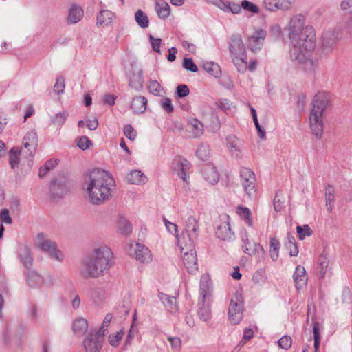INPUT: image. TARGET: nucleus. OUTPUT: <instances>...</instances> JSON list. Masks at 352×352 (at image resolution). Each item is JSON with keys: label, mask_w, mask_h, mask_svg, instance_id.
Segmentation results:
<instances>
[{"label": "nucleus", "mask_w": 352, "mask_h": 352, "mask_svg": "<svg viewBox=\"0 0 352 352\" xmlns=\"http://www.w3.org/2000/svg\"><path fill=\"white\" fill-rule=\"evenodd\" d=\"M329 261L328 259L325 256H320L319 260V265H320V274L321 277H323L327 270Z\"/></svg>", "instance_id": "338daca9"}, {"label": "nucleus", "mask_w": 352, "mask_h": 352, "mask_svg": "<svg viewBox=\"0 0 352 352\" xmlns=\"http://www.w3.org/2000/svg\"><path fill=\"white\" fill-rule=\"evenodd\" d=\"M65 89V79L60 76L57 78L56 83L54 86V91L58 94H63Z\"/></svg>", "instance_id": "bf43d9fd"}, {"label": "nucleus", "mask_w": 352, "mask_h": 352, "mask_svg": "<svg viewBox=\"0 0 352 352\" xmlns=\"http://www.w3.org/2000/svg\"><path fill=\"white\" fill-rule=\"evenodd\" d=\"M159 297L162 305L165 307L171 308L173 307L177 306V299L175 297L170 296L162 293L159 294Z\"/></svg>", "instance_id": "37998d69"}, {"label": "nucleus", "mask_w": 352, "mask_h": 352, "mask_svg": "<svg viewBox=\"0 0 352 352\" xmlns=\"http://www.w3.org/2000/svg\"><path fill=\"white\" fill-rule=\"evenodd\" d=\"M21 153V150L19 151L18 149L12 148L10 151L9 153V162L12 168H14L18 166L19 162V155Z\"/></svg>", "instance_id": "3c124183"}, {"label": "nucleus", "mask_w": 352, "mask_h": 352, "mask_svg": "<svg viewBox=\"0 0 352 352\" xmlns=\"http://www.w3.org/2000/svg\"><path fill=\"white\" fill-rule=\"evenodd\" d=\"M135 258L141 263H148L152 261V254L149 249L141 243L136 244Z\"/></svg>", "instance_id": "5701e85b"}, {"label": "nucleus", "mask_w": 352, "mask_h": 352, "mask_svg": "<svg viewBox=\"0 0 352 352\" xmlns=\"http://www.w3.org/2000/svg\"><path fill=\"white\" fill-rule=\"evenodd\" d=\"M241 183L247 193V195L252 197L256 193V178L253 171L248 168H242L240 170Z\"/></svg>", "instance_id": "9d476101"}, {"label": "nucleus", "mask_w": 352, "mask_h": 352, "mask_svg": "<svg viewBox=\"0 0 352 352\" xmlns=\"http://www.w3.org/2000/svg\"><path fill=\"white\" fill-rule=\"evenodd\" d=\"M118 227L124 235H128L131 232L132 227L130 222L126 219L121 217L118 221Z\"/></svg>", "instance_id": "79ce46f5"}, {"label": "nucleus", "mask_w": 352, "mask_h": 352, "mask_svg": "<svg viewBox=\"0 0 352 352\" xmlns=\"http://www.w3.org/2000/svg\"><path fill=\"white\" fill-rule=\"evenodd\" d=\"M325 202L328 212H331L333 209L335 202V189L331 185H328L325 188Z\"/></svg>", "instance_id": "473e14b6"}, {"label": "nucleus", "mask_w": 352, "mask_h": 352, "mask_svg": "<svg viewBox=\"0 0 352 352\" xmlns=\"http://www.w3.org/2000/svg\"><path fill=\"white\" fill-rule=\"evenodd\" d=\"M26 281L32 288H41L44 285L43 277L34 271L28 273Z\"/></svg>", "instance_id": "bb28decb"}, {"label": "nucleus", "mask_w": 352, "mask_h": 352, "mask_svg": "<svg viewBox=\"0 0 352 352\" xmlns=\"http://www.w3.org/2000/svg\"><path fill=\"white\" fill-rule=\"evenodd\" d=\"M241 247L243 252L249 256H254L258 254L261 259L265 256V252L262 245L259 243L254 242L251 243L249 241V243H245L243 244Z\"/></svg>", "instance_id": "4be33fe9"}, {"label": "nucleus", "mask_w": 352, "mask_h": 352, "mask_svg": "<svg viewBox=\"0 0 352 352\" xmlns=\"http://www.w3.org/2000/svg\"><path fill=\"white\" fill-rule=\"evenodd\" d=\"M199 291L201 298L199 303L202 307L211 305V296L212 291V280L208 274H203L200 280Z\"/></svg>", "instance_id": "1a4fd4ad"}, {"label": "nucleus", "mask_w": 352, "mask_h": 352, "mask_svg": "<svg viewBox=\"0 0 352 352\" xmlns=\"http://www.w3.org/2000/svg\"><path fill=\"white\" fill-rule=\"evenodd\" d=\"M84 11L80 7L72 6L69 10L68 22L72 24L76 23L82 19Z\"/></svg>", "instance_id": "7c9ffc66"}, {"label": "nucleus", "mask_w": 352, "mask_h": 352, "mask_svg": "<svg viewBox=\"0 0 352 352\" xmlns=\"http://www.w3.org/2000/svg\"><path fill=\"white\" fill-rule=\"evenodd\" d=\"M147 99L142 96L135 97L131 102V109L135 113H142L146 109Z\"/></svg>", "instance_id": "cd10ccee"}, {"label": "nucleus", "mask_w": 352, "mask_h": 352, "mask_svg": "<svg viewBox=\"0 0 352 352\" xmlns=\"http://www.w3.org/2000/svg\"><path fill=\"white\" fill-rule=\"evenodd\" d=\"M188 129L192 133V138H198L204 133V126L202 123L197 119H192L188 122Z\"/></svg>", "instance_id": "2f4dec72"}, {"label": "nucleus", "mask_w": 352, "mask_h": 352, "mask_svg": "<svg viewBox=\"0 0 352 352\" xmlns=\"http://www.w3.org/2000/svg\"><path fill=\"white\" fill-rule=\"evenodd\" d=\"M190 93V90L187 85H179L177 87V94L179 98L187 96Z\"/></svg>", "instance_id": "774afa93"}, {"label": "nucleus", "mask_w": 352, "mask_h": 352, "mask_svg": "<svg viewBox=\"0 0 352 352\" xmlns=\"http://www.w3.org/2000/svg\"><path fill=\"white\" fill-rule=\"evenodd\" d=\"M179 243L184 253L183 263L185 267L189 273H195L198 270V265L194 243H187L184 238L183 240H179Z\"/></svg>", "instance_id": "0eeeda50"}, {"label": "nucleus", "mask_w": 352, "mask_h": 352, "mask_svg": "<svg viewBox=\"0 0 352 352\" xmlns=\"http://www.w3.org/2000/svg\"><path fill=\"white\" fill-rule=\"evenodd\" d=\"M340 25L343 31L349 34H352V11L344 14Z\"/></svg>", "instance_id": "c9c22d12"}, {"label": "nucleus", "mask_w": 352, "mask_h": 352, "mask_svg": "<svg viewBox=\"0 0 352 352\" xmlns=\"http://www.w3.org/2000/svg\"><path fill=\"white\" fill-rule=\"evenodd\" d=\"M114 14L109 10H102L97 15L96 25L98 27H106L109 25L114 19Z\"/></svg>", "instance_id": "393cba45"}, {"label": "nucleus", "mask_w": 352, "mask_h": 352, "mask_svg": "<svg viewBox=\"0 0 352 352\" xmlns=\"http://www.w3.org/2000/svg\"><path fill=\"white\" fill-rule=\"evenodd\" d=\"M236 212L248 226H253L252 212L248 207L239 206L236 208Z\"/></svg>", "instance_id": "c756f323"}, {"label": "nucleus", "mask_w": 352, "mask_h": 352, "mask_svg": "<svg viewBox=\"0 0 352 352\" xmlns=\"http://www.w3.org/2000/svg\"><path fill=\"white\" fill-rule=\"evenodd\" d=\"M67 191L68 186L65 179H56L51 184L50 192L54 199L63 197Z\"/></svg>", "instance_id": "ddd939ff"}, {"label": "nucleus", "mask_w": 352, "mask_h": 352, "mask_svg": "<svg viewBox=\"0 0 352 352\" xmlns=\"http://www.w3.org/2000/svg\"><path fill=\"white\" fill-rule=\"evenodd\" d=\"M124 135L131 140L136 138L137 133L131 124H126L124 127Z\"/></svg>", "instance_id": "680f3d73"}, {"label": "nucleus", "mask_w": 352, "mask_h": 352, "mask_svg": "<svg viewBox=\"0 0 352 352\" xmlns=\"http://www.w3.org/2000/svg\"><path fill=\"white\" fill-rule=\"evenodd\" d=\"M67 116L68 113L67 112H59L52 118L51 122L54 126L60 127L64 124Z\"/></svg>", "instance_id": "a18cd8bd"}, {"label": "nucleus", "mask_w": 352, "mask_h": 352, "mask_svg": "<svg viewBox=\"0 0 352 352\" xmlns=\"http://www.w3.org/2000/svg\"><path fill=\"white\" fill-rule=\"evenodd\" d=\"M215 234L217 238L223 241H232L235 238L234 233L232 231L228 221L217 226Z\"/></svg>", "instance_id": "aec40b11"}, {"label": "nucleus", "mask_w": 352, "mask_h": 352, "mask_svg": "<svg viewBox=\"0 0 352 352\" xmlns=\"http://www.w3.org/2000/svg\"><path fill=\"white\" fill-rule=\"evenodd\" d=\"M135 20L142 28H146L149 25V20L146 13L142 10H138L135 13Z\"/></svg>", "instance_id": "ea45409f"}, {"label": "nucleus", "mask_w": 352, "mask_h": 352, "mask_svg": "<svg viewBox=\"0 0 352 352\" xmlns=\"http://www.w3.org/2000/svg\"><path fill=\"white\" fill-rule=\"evenodd\" d=\"M243 317V309H229L228 318L232 324H238Z\"/></svg>", "instance_id": "a19ab883"}, {"label": "nucleus", "mask_w": 352, "mask_h": 352, "mask_svg": "<svg viewBox=\"0 0 352 352\" xmlns=\"http://www.w3.org/2000/svg\"><path fill=\"white\" fill-rule=\"evenodd\" d=\"M185 229L188 238V243L192 242L194 243L198 236V219L193 216L188 217L186 221Z\"/></svg>", "instance_id": "a211bd4d"}, {"label": "nucleus", "mask_w": 352, "mask_h": 352, "mask_svg": "<svg viewBox=\"0 0 352 352\" xmlns=\"http://www.w3.org/2000/svg\"><path fill=\"white\" fill-rule=\"evenodd\" d=\"M250 111H251V113H252V116L253 118V120H254L255 126L259 133L260 137L263 138L265 136V131L263 129H262L261 126H260V124L258 123V121L257 119V116H256V111L255 109L253 108L252 107H250Z\"/></svg>", "instance_id": "052dcab7"}, {"label": "nucleus", "mask_w": 352, "mask_h": 352, "mask_svg": "<svg viewBox=\"0 0 352 352\" xmlns=\"http://www.w3.org/2000/svg\"><path fill=\"white\" fill-rule=\"evenodd\" d=\"M197 156L201 160L205 161L209 158V146L206 144H201L196 152Z\"/></svg>", "instance_id": "de8ad7c7"}, {"label": "nucleus", "mask_w": 352, "mask_h": 352, "mask_svg": "<svg viewBox=\"0 0 352 352\" xmlns=\"http://www.w3.org/2000/svg\"><path fill=\"white\" fill-rule=\"evenodd\" d=\"M204 177L208 183L214 184L218 182L219 176L215 168L206 166L203 169Z\"/></svg>", "instance_id": "c85d7f7f"}, {"label": "nucleus", "mask_w": 352, "mask_h": 352, "mask_svg": "<svg viewBox=\"0 0 352 352\" xmlns=\"http://www.w3.org/2000/svg\"><path fill=\"white\" fill-rule=\"evenodd\" d=\"M104 330L90 331L86 335L83 346L85 352H100L102 348Z\"/></svg>", "instance_id": "6e6552de"}, {"label": "nucleus", "mask_w": 352, "mask_h": 352, "mask_svg": "<svg viewBox=\"0 0 352 352\" xmlns=\"http://www.w3.org/2000/svg\"><path fill=\"white\" fill-rule=\"evenodd\" d=\"M129 85L132 89L140 91L143 87V72L140 69H133L127 75Z\"/></svg>", "instance_id": "f3484780"}, {"label": "nucleus", "mask_w": 352, "mask_h": 352, "mask_svg": "<svg viewBox=\"0 0 352 352\" xmlns=\"http://www.w3.org/2000/svg\"><path fill=\"white\" fill-rule=\"evenodd\" d=\"M183 67L192 72H197L198 71L197 66L194 63L192 58H185L183 60Z\"/></svg>", "instance_id": "4d7b16f0"}, {"label": "nucleus", "mask_w": 352, "mask_h": 352, "mask_svg": "<svg viewBox=\"0 0 352 352\" xmlns=\"http://www.w3.org/2000/svg\"><path fill=\"white\" fill-rule=\"evenodd\" d=\"M88 329V322L85 318H78L74 320L72 331L75 336L81 337L85 334Z\"/></svg>", "instance_id": "a878e982"}, {"label": "nucleus", "mask_w": 352, "mask_h": 352, "mask_svg": "<svg viewBox=\"0 0 352 352\" xmlns=\"http://www.w3.org/2000/svg\"><path fill=\"white\" fill-rule=\"evenodd\" d=\"M241 4V8H243L245 11L250 12L254 14H256L259 12L257 6L248 0H243Z\"/></svg>", "instance_id": "864d4df0"}, {"label": "nucleus", "mask_w": 352, "mask_h": 352, "mask_svg": "<svg viewBox=\"0 0 352 352\" xmlns=\"http://www.w3.org/2000/svg\"><path fill=\"white\" fill-rule=\"evenodd\" d=\"M293 279L297 290H300L307 285V277L305 269L302 265H297L293 274Z\"/></svg>", "instance_id": "412c9836"}, {"label": "nucleus", "mask_w": 352, "mask_h": 352, "mask_svg": "<svg viewBox=\"0 0 352 352\" xmlns=\"http://www.w3.org/2000/svg\"><path fill=\"white\" fill-rule=\"evenodd\" d=\"M331 98L326 91L317 92L311 102L309 116V126L317 139H320L324 131V113L330 106Z\"/></svg>", "instance_id": "20e7f679"}, {"label": "nucleus", "mask_w": 352, "mask_h": 352, "mask_svg": "<svg viewBox=\"0 0 352 352\" xmlns=\"http://www.w3.org/2000/svg\"><path fill=\"white\" fill-rule=\"evenodd\" d=\"M155 11L160 18L165 19L169 16L170 8L166 2L160 0L156 1Z\"/></svg>", "instance_id": "72a5a7b5"}, {"label": "nucleus", "mask_w": 352, "mask_h": 352, "mask_svg": "<svg viewBox=\"0 0 352 352\" xmlns=\"http://www.w3.org/2000/svg\"><path fill=\"white\" fill-rule=\"evenodd\" d=\"M114 186L112 175L104 170L96 168L85 176L82 188L87 201L93 205L100 206L112 197Z\"/></svg>", "instance_id": "f03ea898"}, {"label": "nucleus", "mask_w": 352, "mask_h": 352, "mask_svg": "<svg viewBox=\"0 0 352 352\" xmlns=\"http://www.w3.org/2000/svg\"><path fill=\"white\" fill-rule=\"evenodd\" d=\"M35 246L56 261L61 262L64 259L63 252L58 249L56 242L50 239L43 232L36 234L34 239Z\"/></svg>", "instance_id": "423d86ee"}, {"label": "nucleus", "mask_w": 352, "mask_h": 352, "mask_svg": "<svg viewBox=\"0 0 352 352\" xmlns=\"http://www.w3.org/2000/svg\"><path fill=\"white\" fill-rule=\"evenodd\" d=\"M203 67L207 73L215 78H219L221 74L219 65L213 62H206L204 64Z\"/></svg>", "instance_id": "e433bc0d"}, {"label": "nucleus", "mask_w": 352, "mask_h": 352, "mask_svg": "<svg viewBox=\"0 0 352 352\" xmlns=\"http://www.w3.org/2000/svg\"><path fill=\"white\" fill-rule=\"evenodd\" d=\"M279 346L285 350H288L292 344V339L289 336H282L278 341Z\"/></svg>", "instance_id": "5fc2aeb1"}, {"label": "nucleus", "mask_w": 352, "mask_h": 352, "mask_svg": "<svg viewBox=\"0 0 352 352\" xmlns=\"http://www.w3.org/2000/svg\"><path fill=\"white\" fill-rule=\"evenodd\" d=\"M91 145V142L87 136H82L78 140V146L82 150L88 149Z\"/></svg>", "instance_id": "69168bd1"}, {"label": "nucleus", "mask_w": 352, "mask_h": 352, "mask_svg": "<svg viewBox=\"0 0 352 352\" xmlns=\"http://www.w3.org/2000/svg\"><path fill=\"white\" fill-rule=\"evenodd\" d=\"M161 107L168 113H171L173 112L174 107L172 104V100L169 98H165L162 100Z\"/></svg>", "instance_id": "0e129e2a"}, {"label": "nucleus", "mask_w": 352, "mask_h": 352, "mask_svg": "<svg viewBox=\"0 0 352 352\" xmlns=\"http://www.w3.org/2000/svg\"><path fill=\"white\" fill-rule=\"evenodd\" d=\"M217 106L221 109L226 114H228L229 111H231L232 108L235 109V105L228 99L221 98L219 99L217 103Z\"/></svg>", "instance_id": "c03bdc74"}, {"label": "nucleus", "mask_w": 352, "mask_h": 352, "mask_svg": "<svg viewBox=\"0 0 352 352\" xmlns=\"http://www.w3.org/2000/svg\"><path fill=\"white\" fill-rule=\"evenodd\" d=\"M296 232L300 240H303L306 236H310L313 234L312 230L307 224L302 226H298L296 227Z\"/></svg>", "instance_id": "49530a36"}, {"label": "nucleus", "mask_w": 352, "mask_h": 352, "mask_svg": "<svg viewBox=\"0 0 352 352\" xmlns=\"http://www.w3.org/2000/svg\"><path fill=\"white\" fill-rule=\"evenodd\" d=\"M243 306V300L240 294H236L231 299L230 307L231 308L241 307Z\"/></svg>", "instance_id": "13d9d810"}, {"label": "nucleus", "mask_w": 352, "mask_h": 352, "mask_svg": "<svg viewBox=\"0 0 352 352\" xmlns=\"http://www.w3.org/2000/svg\"><path fill=\"white\" fill-rule=\"evenodd\" d=\"M107 300V295L104 290H95L92 294V300L95 306L102 305Z\"/></svg>", "instance_id": "4c0bfd02"}, {"label": "nucleus", "mask_w": 352, "mask_h": 352, "mask_svg": "<svg viewBox=\"0 0 352 352\" xmlns=\"http://www.w3.org/2000/svg\"><path fill=\"white\" fill-rule=\"evenodd\" d=\"M172 168L177 173L184 182H187L186 172L190 168V163L186 160L176 157L173 161Z\"/></svg>", "instance_id": "4468645a"}, {"label": "nucleus", "mask_w": 352, "mask_h": 352, "mask_svg": "<svg viewBox=\"0 0 352 352\" xmlns=\"http://www.w3.org/2000/svg\"><path fill=\"white\" fill-rule=\"evenodd\" d=\"M113 263L111 249L106 245H100L84 260L81 274L86 278L102 277L109 272Z\"/></svg>", "instance_id": "7ed1b4c3"}, {"label": "nucleus", "mask_w": 352, "mask_h": 352, "mask_svg": "<svg viewBox=\"0 0 352 352\" xmlns=\"http://www.w3.org/2000/svg\"><path fill=\"white\" fill-rule=\"evenodd\" d=\"M124 331L122 329L117 331L116 334L109 335V342L110 344L113 347H117L124 336Z\"/></svg>", "instance_id": "603ef678"}, {"label": "nucleus", "mask_w": 352, "mask_h": 352, "mask_svg": "<svg viewBox=\"0 0 352 352\" xmlns=\"http://www.w3.org/2000/svg\"><path fill=\"white\" fill-rule=\"evenodd\" d=\"M340 39V34L335 30H329L323 32L320 39V46L327 52H331Z\"/></svg>", "instance_id": "f8f14e48"}, {"label": "nucleus", "mask_w": 352, "mask_h": 352, "mask_svg": "<svg viewBox=\"0 0 352 352\" xmlns=\"http://www.w3.org/2000/svg\"><path fill=\"white\" fill-rule=\"evenodd\" d=\"M230 57L237 70L244 73L248 69V58L245 45L241 36H233L229 45Z\"/></svg>", "instance_id": "39448f33"}, {"label": "nucleus", "mask_w": 352, "mask_h": 352, "mask_svg": "<svg viewBox=\"0 0 352 352\" xmlns=\"http://www.w3.org/2000/svg\"><path fill=\"white\" fill-rule=\"evenodd\" d=\"M127 180L131 184L138 185L144 183L146 177L142 172L138 170H133L127 175Z\"/></svg>", "instance_id": "f704fd0d"}, {"label": "nucleus", "mask_w": 352, "mask_h": 352, "mask_svg": "<svg viewBox=\"0 0 352 352\" xmlns=\"http://www.w3.org/2000/svg\"><path fill=\"white\" fill-rule=\"evenodd\" d=\"M148 89L149 91L155 96H159L160 94L161 86L156 80H151L148 83Z\"/></svg>", "instance_id": "6e6d98bb"}, {"label": "nucleus", "mask_w": 352, "mask_h": 352, "mask_svg": "<svg viewBox=\"0 0 352 352\" xmlns=\"http://www.w3.org/2000/svg\"><path fill=\"white\" fill-rule=\"evenodd\" d=\"M292 3L289 0H264V8L271 12L287 10L291 8Z\"/></svg>", "instance_id": "6ab92c4d"}, {"label": "nucleus", "mask_w": 352, "mask_h": 352, "mask_svg": "<svg viewBox=\"0 0 352 352\" xmlns=\"http://www.w3.org/2000/svg\"><path fill=\"white\" fill-rule=\"evenodd\" d=\"M19 258L27 269H30L33 265L34 258L30 249L28 247L23 246L19 251Z\"/></svg>", "instance_id": "b1692460"}, {"label": "nucleus", "mask_w": 352, "mask_h": 352, "mask_svg": "<svg viewBox=\"0 0 352 352\" xmlns=\"http://www.w3.org/2000/svg\"><path fill=\"white\" fill-rule=\"evenodd\" d=\"M280 248V243L277 239L275 237L270 239V255L271 258L276 261L279 255V250Z\"/></svg>", "instance_id": "58836bf2"}, {"label": "nucleus", "mask_w": 352, "mask_h": 352, "mask_svg": "<svg viewBox=\"0 0 352 352\" xmlns=\"http://www.w3.org/2000/svg\"><path fill=\"white\" fill-rule=\"evenodd\" d=\"M241 146L242 142L235 135H230L226 138V146L232 157H241Z\"/></svg>", "instance_id": "2eb2a0df"}, {"label": "nucleus", "mask_w": 352, "mask_h": 352, "mask_svg": "<svg viewBox=\"0 0 352 352\" xmlns=\"http://www.w3.org/2000/svg\"><path fill=\"white\" fill-rule=\"evenodd\" d=\"M0 221L6 224H11L12 219L10 216V211L8 209H3L0 212Z\"/></svg>", "instance_id": "e2e57ef3"}, {"label": "nucleus", "mask_w": 352, "mask_h": 352, "mask_svg": "<svg viewBox=\"0 0 352 352\" xmlns=\"http://www.w3.org/2000/svg\"><path fill=\"white\" fill-rule=\"evenodd\" d=\"M57 165L56 160H50L45 162V165L40 168L38 175L40 177H43L52 169Z\"/></svg>", "instance_id": "8fccbe9b"}, {"label": "nucleus", "mask_w": 352, "mask_h": 352, "mask_svg": "<svg viewBox=\"0 0 352 352\" xmlns=\"http://www.w3.org/2000/svg\"><path fill=\"white\" fill-rule=\"evenodd\" d=\"M267 36L265 30L262 29L256 30L254 34L249 37L248 43L252 51H256L260 49L263 44V41Z\"/></svg>", "instance_id": "dca6fc26"}, {"label": "nucleus", "mask_w": 352, "mask_h": 352, "mask_svg": "<svg viewBox=\"0 0 352 352\" xmlns=\"http://www.w3.org/2000/svg\"><path fill=\"white\" fill-rule=\"evenodd\" d=\"M313 332L314 338V350L315 352H318L320 344V338L319 333V322L314 320L313 322Z\"/></svg>", "instance_id": "09e8293b"}, {"label": "nucleus", "mask_w": 352, "mask_h": 352, "mask_svg": "<svg viewBox=\"0 0 352 352\" xmlns=\"http://www.w3.org/2000/svg\"><path fill=\"white\" fill-rule=\"evenodd\" d=\"M306 17L302 14L293 15L289 19L287 30L292 44L290 59L300 69L313 73L318 67L317 60L313 58L314 31L311 26L305 25Z\"/></svg>", "instance_id": "f257e3e1"}, {"label": "nucleus", "mask_w": 352, "mask_h": 352, "mask_svg": "<svg viewBox=\"0 0 352 352\" xmlns=\"http://www.w3.org/2000/svg\"><path fill=\"white\" fill-rule=\"evenodd\" d=\"M38 146V136L34 130L28 131L23 139L21 153L26 157H32L36 151Z\"/></svg>", "instance_id": "9b49d317"}]
</instances>
